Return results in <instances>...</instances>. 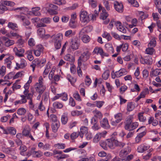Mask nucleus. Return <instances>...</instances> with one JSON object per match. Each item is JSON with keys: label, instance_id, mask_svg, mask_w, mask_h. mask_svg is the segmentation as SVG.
I'll list each match as a JSON object with an SVG mask.
<instances>
[{"label": "nucleus", "instance_id": "nucleus-1", "mask_svg": "<svg viewBox=\"0 0 161 161\" xmlns=\"http://www.w3.org/2000/svg\"><path fill=\"white\" fill-rule=\"evenodd\" d=\"M90 55L91 53L88 50L84 52L81 54L78 60L79 66H80L81 65L82 62H85L87 61L89 59Z\"/></svg>", "mask_w": 161, "mask_h": 161}, {"label": "nucleus", "instance_id": "nucleus-2", "mask_svg": "<svg viewBox=\"0 0 161 161\" xmlns=\"http://www.w3.org/2000/svg\"><path fill=\"white\" fill-rule=\"evenodd\" d=\"M80 45V40L77 37H75L71 39L70 42V46L73 50H76L78 49Z\"/></svg>", "mask_w": 161, "mask_h": 161}, {"label": "nucleus", "instance_id": "nucleus-3", "mask_svg": "<svg viewBox=\"0 0 161 161\" xmlns=\"http://www.w3.org/2000/svg\"><path fill=\"white\" fill-rule=\"evenodd\" d=\"M107 133V132L106 131L98 133L94 137L93 142L95 143H97L102 138L105 137Z\"/></svg>", "mask_w": 161, "mask_h": 161}, {"label": "nucleus", "instance_id": "nucleus-4", "mask_svg": "<svg viewBox=\"0 0 161 161\" xmlns=\"http://www.w3.org/2000/svg\"><path fill=\"white\" fill-rule=\"evenodd\" d=\"M80 20L83 22H88L90 20L89 16L86 11L81 12L80 14Z\"/></svg>", "mask_w": 161, "mask_h": 161}, {"label": "nucleus", "instance_id": "nucleus-5", "mask_svg": "<svg viewBox=\"0 0 161 161\" xmlns=\"http://www.w3.org/2000/svg\"><path fill=\"white\" fill-rule=\"evenodd\" d=\"M1 40L4 42L5 45L7 47H9L14 43V41L10 40L6 37H1Z\"/></svg>", "mask_w": 161, "mask_h": 161}, {"label": "nucleus", "instance_id": "nucleus-6", "mask_svg": "<svg viewBox=\"0 0 161 161\" xmlns=\"http://www.w3.org/2000/svg\"><path fill=\"white\" fill-rule=\"evenodd\" d=\"M114 6L115 10L119 13H122L123 11V6L122 3L115 1L114 3Z\"/></svg>", "mask_w": 161, "mask_h": 161}, {"label": "nucleus", "instance_id": "nucleus-7", "mask_svg": "<svg viewBox=\"0 0 161 161\" xmlns=\"http://www.w3.org/2000/svg\"><path fill=\"white\" fill-rule=\"evenodd\" d=\"M133 115H129L126 119L125 128V130H129L130 128V124L133 120Z\"/></svg>", "mask_w": 161, "mask_h": 161}, {"label": "nucleus", "instance_id": "nucleus-8", "mask_svg": "<svg viewBox=\"0 0 161 161\" xmlns=\"http://www.w3.org/2000/svg\"><path fill=\"white\" fill-rule=\"evenodd\" d=\"M100 126L105 129H109L110 126L108 123V120L107 118H104L100 121Z\"/></svg>", "mask_w": 161, "mask_h": 161}, {"label": "nucleus", "instance_id": "nucleus-9", "mask_svg": "<svg viewBox=\"0 0 161 161\" xmlns=\"http://www.w3.org/2000/svg\"><path fill=\"white\" fill-rule=\"evenodd\" d=\"M114 133L112 135V137L110 139H108L107 141V146L110 148L113 147L114 142L115 141V139H116V137L114 136Z\"/></svg>", "mask_w": 161, "mask_h": 161}, {"label": "nucleus", "instance_id": "nucleus-10", "mask_svg": "<svg viewBox=\"0 0 161 161\" xmlns=\"http://www.w3.org/2000/svg\"><path fill=\"white\" fill-rule=\"evenodd\" d=\"M33 51L34 54L36 56H39L40 55L41 53L43 52V48L41 45H38Z\"/></svg>", "mask_w": 161, "mask_h": 161}, {"label": "nucleus", "instance_id": "nucleus-11", "mask_svg": "<svg viewBox=\"0 0 161 161\" xmlns=\"http://www.w3.org/2000/svg\"><path fill=\"white\" fill-rule=\"evenodd\" d=\"M114 117L116 120L112 122V124L113 125H116L117 124L120 122L122 119V114L121 113H119L115 115Z\"/></svg>", "mask_w": 161, "mask_h": 161}, {"label": "nucleus", "instance_id": "nucleus-12", "mask_svg": "<svg viewBox=\"0 0 161 161\" xmlns=\"http://www.w3.org/2000/svg\"><path fill=\"white\" fill-rule=\"evenodd\" d=\"M115 25L117 27V29L120 31L124 33H126V30L125 28L122 25L120 21H117L115 23Z\"/></svg>", "mask_w": 161, "mask_h": 161}, {"label": "nucleus", "instance_id": "nucleus-13", "mask_svg": "<svg viewBox=\"0 0 161 161\" xmlns=\"http://www.w3.org/2000/svg\"><path fill=\"white\" fill-rule=\"evenodd\" d=\"M14 51L16 55L17 56L21 57L23 56V53H24V49L23 48L18 49L17 47H15L14 48Z\"/></svg>", "mask_w": 161, "mask_h": 161}, {"label": "nucleus", "instance_id": "nucleus-14", "mask_svg": "<svg viewBox=\"0 0 161 161\" xmlns=\"http://www.w3.org/2000/svg\"><path fill=\"white\" fill-rule=\"evenodd\" d=\"M16 65L17 67H15V69H18L19 68H23L25 67L27 65V63L25 60L24 59H22L21 60L20 64L16 63Z\"/></svg>", "mask_w": 161, "mask_h": 161}, {"label": "nucleus", "instance_id": "nucleus-15", "mask_svg": "<svg viewBox=\"0 0 161 161\" xmlns=\"http://www.w3.org/2000/svg\"><path fill=\"white\" fill-rule=\"evenodd\" d=\"M94 117L97 119H101L103 117V114L99 110L96 109L92 111Z\"/></svg>", "mask_w": 161, "mask_h": 161}, {"label": "nucleus", "instance_id": "nucleus-16", "mask_svg": "<svg viewBox=\"0 0 161 161\" xmlns=\"http://www.w3.org/2000/svg\"><path fill=\"white\" fill-rule=\"evenodd\" d=\"M14 57L13 56H10L9 57L7 58L5 60V63L6 64L7 67L9 69H10L11 65V64L12 62L11 60L14 59Z\"/></svg>", "mask_w": 161, "mask_h": 161}, {"label": "nucleus", "instance_id": "nucleus-17", "mask_svg": "<svg viewBox=\"0 0 161 161\" xmlns=\"http://www.w3.org/2000/svg\"><path fill=\"white\" fill-rule=\"evenodd\" d=\"M64 59L65 60L70 62L71 64H72L75 61L74 57L72 55L69 54H67L65 55L64 57Z\"/></svg>", "mask_w": 161, "mask_h": 161}, {"label": "nucleus", "instance_id": "nucleus-18", "mask_svg": "<svg viewBox=\"0 0 161 161\" xmlns=\"http://www.w3.org/2000/svg\"><path fill=\"white\" fill-rule=\"evenodd\" d=\"M87 127L83 126L80 128V132H79V135L82 138L84 134H86L88 132Z\"/></svg>", "mask_w": 161, "mask_h": 161}, {"label": "nucleus", "instance_id": "nucleus-19", "mask_svg": "<svg viewBox=\"0 0 161 161\" xmlns=\"http://www.w3.org/2000/svg\"><path fill=\"white\" fill-rule=\"evenodd\" d=\"M7 36L11 38H12V36L15 37L16 38H19V37H21L18 34L16 31L15 32V31H11L9 33L7 34Z\"/></svg>", "mask_w": 161, "mask_h": 161}, {"label": "nucleus", "instance_id": "nucleus-20", "mask_svg": "<svg viewBox=\"0 0 161 161\" xmlns=\"http://www.w3.org/2000/svg\"><path fill=\"white\" fill-rule=\"evenodd\" d=\"M92 27L91 26H87L85 27L80 31L79 33V36L80 37L84 33L85 31L86 32L90 31L92 30Z\"/></svg>", "mask_w": 161, "mask_h": 161}, {"label": "nucleus", "instance_id": "nucleus-21", "mask_svg": "<svg viewBox=\"0 0 161 161\" xmlns=\"http://www.w3.org/2000/svg\"><path fill=\"white\" fill-rule=\"evenodd\" d=\"M144 64H146L148 65L151 64L153 62L151 57L150 56L147 55L144 57Z\"/></svg>", "mask_w": 161, "mask_h": 161}, {"label": "nucleus", "instance_id": "nucleus-22", "mask_svg": "<svg viewBox=\"0 0 161 161\" xmlns=\"http://www.w3.org/2000/svg\"><path fill=\"white\" fill-rule=\"evenodd\" d=\"M103 53V50L101 47H95L93 52V54H99L100 55H102Z\"/></svg>", "mask_w": 161, "mask_h": 161}, {"label": "nucleus", "instance_id": "nucleus-23", "mask_svg": "<svg viewBox=\"0 0 161 161\" xmlns=\"http://www.w3.org/2000/svg\"><path fill=\"white\" fill-rule=\"evenodd\" d=\"M8 26L15 31H16L18 30V29L16 28H18V26L16 24L12 22H9L8 24Z\"/></svg>", "mask_w": 161, "mask_h": 161}, {"label": "nucleus", "instance_id": "nucleus-24", "mask_svg": "<svg viewBox=\"0 0 161 161\" xmlns=\"http://www.w3.org/2000/svg\"><path fill=\"white\" fill-rule=\"evenodd\" d=\"M105 48L108 52L111 53H113L114 50L112 46L109 44H107L105 46Z\"/></svg>", "mask_w": 161, "mask_h": 161}, {"label": "nucleus", "instance_id": "nucleus-25", "mask_svg": "<svg viewBox=\"0 0 161 161\" xmlns=\"http://www.w3.org/2000/svg\"><path fill=\"white\" fill-rule=\"evenodd\" d=\"M37 33L38 35L42 38L45 34V30L43 28H39L37 30Z\"/></svg>", "mask_w": 161, "mask_h": 161}, {"label": "nucleus", "instance_id": "nucleus-26", "mask_svg": "<svg viewBox=\"0 0 161 161\" xmlns=\"http://www.w3.org/2000/svg\"><path fill=\"white\" fill-rule=\"evenodd\" d=\"M40 8L39 7L32 8L31 10L33 14L36 16H39L41 14L39 12H36L40 10Z\"/></svg>", "mask_w": 161, "mask_h": 161}, {"label": "nucleus", "instance_id": "nucleus-27", "mask_svg": "<svg viewBox=\"0 0 161 161\" xmlns=\"http://www.w3.org/2000/svg\"><path fill=\"white\" fill-rule=\"evenodd\" d=\"M2 4H3L5 5H7L11 7L15 5V3L14 2L7 1H2Z\"/></svg>", "mask_w": 161, "mask_h": 161}, {"label": "nucleus", "instance_id": "nucleus-28", "mask_svg": "<svg viewBox=\"0 0 161 161\" xmlns=\"http://www.w3.org/2000/svg\"><path fill=\"white\" fill-rule=\"evenodd\" d=\"M125 144L123 142H119L117 140V138L115 139L114 142V145L116 147H119L120 148H122L124 146Z\"/></svg>", "mask_w": 161, "mask_h": 161}, {"label": "nucleus", "instance_id": "nucleus-29", "mask_svg": "<svg viewBox=\"0 0 161 161\" xmlns=\"http://www.w3.org/2000/svg\"><path fill=\"white\" fill-rule=\"evenodd\" d=\"M59 126V124L58 123H53L52 125V128L53 132H56Z\"/></svg>", "mask_w": 161, "mask_h": 161}, {"label": "nucleus", "instance_id": "nucleus-30", "mask_svg": "<svg viewBox=\"0 0 161 161\" xmlns=\"http://www.w3.org/2000/svg\"><path fill=\"white\" fill-rule=\"evenodd\" d=\"M143 112L139 113L138 114V119L140 121L144 122L146 120V118L143 116Z\"/></svg>", "mask_w": 161, "mask_h": 161}, {"label": "nucleus", "instance_id": "nucleus-31", "mask_svg": "<svg viewBox=\"0 0 161 161\" xmlns=\"http://www.w3.org/2000/svg\"><path fill=\"white\" fill-rule=\"evenodd\" d=\"M156 45V41L155 38H152L148 44V46L151 47H154Z\"/></svg>", "mask_w": 161, "mask_h": 161}, {"label": "nucleus", "instance_id": "nucleus-32", "mask_svg": "<svg viewBox=\"0 0 161 161\" xmlns=\"http://www.w3.org/2000/svg\"><path fill=\"white\" fill-rule=\"evenodd\" d=\"M138 124L137 122H134L132 124H130V128L129 130H127L129 131L135 129L138 126Z\"/></svg>", "mask_w": 161, "mask_h": 161}, {"label": "nucleus", "instance_id": "nucleus-33", "mask_svg": "<svg viewBox=\"0 0 161 161\" xmlns=\"http://www.w3.org/2000/svg\"><path fill=\"white\" fill-rule=\"evenodd\" d=\"M81 39L84 42L86 43L90 41V38L87 35H84L82 36Z\"/></svg>", "mask_w": 161, "mask_h": 161}, {"label": "nucleus", "instance_id": "nucleus-34", "mask_svg": "<svg viewBox=\"0 0 161 161\" xmlns=\"http://www.w3.org/2000/svg\"><path fill=\"white\" fill-rule=\"evenodd\" d=\"M135 108V106L132 103H128L127 108L128 111H132Z\"/></svg>", "mask_w": 161, "mask_h": 161}, {"label": "nucleus", "instance_id": "nucleus-35", "mask_svg": "<svg viewBox=\"0 0 161 161\" xmlns=\"http://www.w3.org/2000/svg\"><path fill=\"white\" fill-rule=\"evenodd\" d=\"M53 106L55 108H61L63 107V105L60 103L57 102L53 103Z\"/></svg>", "mask_w": 161, "mask_h": 161}, {"label": "nucleus", "instance_id": "nucleus-36", "mask_svg": "<svg viewBox=\"0 0 161 161\" xmlns=\"http://www.w3.org/2000/svg\"><path fill=\"white\" fill-rule=\"evenodd\" d=\"M100 146L104 150L107 149V141L105 142L101 140L100 142Z\"/></svg>", "mask_w": 161, "mask_h": 161}, {"label": "nucleus", "instance_id": "nucleus-37", "mask_svg": "<svg viewBox=\"0 0 161 161\" xmlns=\"http://www.w3.org/2000/svg\"><path fill=\"white\" fill-rule=\"evenodd\" d=\"M67 78L69 81L70 82L72 85H74V83L76 82V78H74L73 77L71 76L70 75H68Z\"/></svg>", "mask_w": 161, "mask_h": 161}, {"label": "nucleus", "instance_id": "nucleus-38", "mask_svg": "<svg viewBox=\"0 0 161 161\" xmlns=\"http://www.w3.org/2000/svg\"><path fill=\"white\" fill-rule=\"evenodd\" d=\"M26 110L23 108H19L17 111V113L18 114L22 115H24L25 113Z\"/></svg>", "mask_w": 161, "mask_h": 161}, {"label": "nucleus", "instance_id": "nucleus-39", "mask_svg": "<svg viewBox=\"0 0 161 161\" xmlns=\"http://www.w3.org/2000/svg\"><path fill=\"white\" fill-rule=\"evenodd\" d=\"M160 69H156L153 71V74L151 75V76L152 77L153 76H156L161 74L160 71Z\"/></svg>", "mask_w": 161, "mask_h": 161}, {"label": "nucleus", "instance_id": "nucleus-40", "mask_svg": "<svg viewBox=\"0 0 161 161\" xmlns=\"http://www.w3.org/2000/svg\"><path fill=\"white\" fill-rule=\"evenodd\" d=\"M51 19L48 17H45L42 18L40 21L44 24H49L50 22Z\"/></svg>", "mask_w": 161, "mask_h": 161}, {"label": "nucleus", "instance_id": "nucleus-41", "mask_svg": "<svg viewBox=\"0 0 161 161\" xmlns=\"http://www.w3.org/2000/svg\"><path fill=\"white\" fill-rule=\"evenodd\" d=\"M61 120L63 124H66L68 120L67 117L65 115H63L61 117Z\"/></svg>", "mask_w": 161, "mask_h": 161}, {"label": "nucleus", "instance_id": "nucleus-42", "mask_svg": "<svg viewBox=\"0 0 161 161\" xmlns=\"http://www.w3.org/2000/svg\"><path fill=\"white\" fill-rule=\"evenodd\" d=\"M154 50L153 47H148L146 50V52L147 54L152 55L154 52Z\"/></svg>", "mask_w": 161, "mask_h": 161}, {"label": "nucleus", "instance_id": "nucleus-43", "mask_svg": "<svg viewBox=\"0 0 161 161\" xmlns=\"http://www.w3.org/2000/svg\"><path fill=\"white\" fill-rule=\"evenodd\" d=\"M109 75V72L108 70L105 71L102 75V76L105 80L107 79Z\"/></svg>", "mask_w": 161, "mask_h": 161}, {"label": "nucleus", "instance_id": "nucleus-44", "mask_svg": "<svg viewBox=\"0 0 161 161\" xmlns=\"http://www.w3.org/2000/svg\"><path fill=\"white\" fill-rule=\"evenodd\" d=\"M8 130L10 134L12 135H15L16 133V130L13 127H9L8 128Z\"/></svg>", "mask_w": 161, "mask_h": 161}, {"label": "nucleus", "instance_id": "nucleus-45", "mask_svg": "<svg viewBox=\"0 0 161 161\" xmlns=\"http://www.w3.org/2000/svg\"><path fill=\"white\" fill-rule=\"evenodd\" d=\"M20 150L21 151L20 152V154L24 156L25 155L24 153L27 151V148L25 146H21L20 147Z\"/></svg>", "mask_w": 161, "mask_h": 161}, {"label": "nucleus", "instance_id": "nucleus-46", "mask_svg": "<svg viewBox=\"0 0 161 161\" xmlns=\"http://www.w3.org/2000/svg\"><path fill=\"white\" fill-rule=\"evenodd\" d=\"M125 70L124 69H121L117 72V77H119L123 75L125 73Z\"/></svg>", "mask_w": 161, "mask_h": 161}, {"label": "nucleus", "instance_id": "nucleus-47", "mask_svg": "<svg viewBox=\"0 0 161 161\" xmlns=\"http://www.w3.org/2000/svg\"><path fill=\"white\" fill-rule=\"evenodd\" d=\"M6 72V67L4 66H3L1 69H0V75L2 76H3Z\"/></svg>", "mask_w": 161, "mask_h": 161}, {"label": "nucleus", "instance_id": "nucleus-48", "mask_svg": "<svg viewBox=\"0 0 161 161\" xmlns=\"http://www.w3.org/2000/svg\"><path fill=\"white\" fill-rule=\"evenodd\" d=\"M55 47L57 49H59L61 47V41L58 40V41H56L55 42Z\"/></svg>", "mask_w": 161, "mask_h": 161}, {"label": "nucleus", "instance_id": "nucleus-49", "mask_svg": "<svg viewBox=\"0 0 161 161\" xmlns=\"http://www.w3.org/2000/svg\"><path fill=\"white\" fill-rule=\"evenodd\" d=\"M33 64L35 65H37L38 66H42L41 65V61L40 60L38 59H35L34 61H32Z\"/></svg>", "mask_w": 161, "mask_h": 161}, {"label": "nucleus", "instance_id": "nucleus-50", "mask_svg": "<svg viewBox=\"0 0 161 161\" xmlns=\"http://www.w3.org/2000/svg\"><path fill=\"white\" fill-rule=\"evenodd\" d=\"M69 25L70 27L72 28H75L76 27V25L75 23V20L72 19H70Z\"/></svg>", "mask_w": 161, "mask_h": 161}, {"label": "nucleus", "instance_id": "nucleus-51", "mask_svg": "<svg viewBox=\"0 0 161 161\" xmlns=\"http://www.w3.org/2000/svg\"><path fill=\"white\" fill-rule=\"evenodd\" d=\"M12 10L16 11L17 10H19L20 11H23L25 12L27 11L28 10L27 8L25 7H21L20 8H14L12 9Z\"/></svg>", "mask_w": 161, "mask_h": 161}, {"label": "nucleus", "instance_id": "nucleus-52", "mask_svg": "<svg viewBox=\"0 0 161 161\" xmlns=\"http://www.w3.org/2000/svg\"><path fill=\"white\" fill-rule=\"evenodd\" d=\"M68 157V155L65 154H61L60 156L57 155L55 156V157L57 158L58 160L65 158H67Z\"/></svg>", "mask_w": 161, "mask_h": 161}, {"label": "nucleus", "instance_id": "nucleus-53", "mask_svg": "<svg viewBox=\"0 0 161 161\" xmlns=\"http://www.w3.org/2000/svg\"><path fill=\"white\" fill-rule=\"evenodd\" d=\"M108 14V13H101L100 14V18L103 20L106 19Z\"/></svg>", "mask_w": 161, "mask_h": 161}, {"label": "nucleus", "instance_id": "nucleus-54", "mask_svg": "<svg viewBox=\"0 0 161 161\" xmlns=\"http://www.w3.org/2000/svg\"><path fill=\"white\" fill-rule=\"evenodd\" d=\"M28 45L31 46L32 47L35 45V42L33 38H30L28 42Z\"/></svg>", "mask_w": 161, "mask_h": 161}, {"label": "nucleus", "instance_id": "nucleus-55", "mask_svg": "<svg viewBox=\"0 0 161 161\" xmlns=\"http://www.w3.org/2000/svg\"><path fill=\"white\" fill-rule=\"evenodd\" d=\"M30 133V131L28 130L24 129L22 131V135L24 136H28Z\"/></svg>", "mask_w": 161, "mask_h": 161}, {"label": "nucleus", "instance_id": "nucleus-56", "mask_svg": "<svg viewBox=\"0 0 161 161\" xmlns=\"http://www.w3.org/2000/svg\"><path fill=\"white\" fill-rule=\"evenodd\" d=\"M58 95H60V97H62V99L63 101H66L67 100V95L65 93L58 94Z\"/></svg>", "mask_w": 161, "mask_h": 161}, {"label": "nucleus", "instance_id": "nucleus-57", "mask_svg": "<svg viewBox=\"0 0 161 161\" xmlns=\"http://www.w3.org/2000/svg\"><path fill=\"white\" fill-rule=\"evenodd\" d=\"M33 153V154L36 157H40L42 155V153L40 151H34Z\"/></svg>", "mask_w": 161, "mask_h": 161}, {"label": "nucleus", "instance_id": "nucleus-58", "mask_svg": "<svg viewBox=\"0 0 161 161\" xmlns=\"http://www.w3.org/2000/svg\"><path fill=\"white\" fill-rule=\"evenodd\" d=\"M154 2L157 8L161 7V0H154Z\"/></svg>", "mask_w": 161, "mask_h": 161}, {"label": "nucleus", "instance_id": "nucleus-59", "mask_svg": "<svg viewBox=\"0 0 161 161\" xmlns=\"http://www.w3.org/2000/svg\"><path fill=\"white\" fill-rule=\"evenodd\" d=\"M48 13L51 14H57V12L54 10L53 9H52V8H49L47 10Z\"/></svg>", "mask_w": 161, "mask_h": 161}, {"label": "nucleus", "instance_id": "nucleus-60", "mask_svg": "<svg viewBox=\"0 0 161 161\" xmlns=\"http://www.w3.org/2000/svg\"><path fill=\"white\" fill-rule=\"evenodd\" d=\"M79 135V133L78 134L74 132L72 133L70 135L71 138L72 140H74L77 138Z\"/></svg>", "mask_w": 161, "mask_h": 161}, {"label": "nucleus", "instance_id": "nucleus-61", "mask_svg": "<svg viewBox=\"0 0 161 161\" xmlns=\"http://www.w3.org/2000/svg\"><path fill=\"white\" fill-rule=\"evenodd\" d=\"M37 24L36 25V27L37 28L45 27L47 26L46 24L43 23L41 21L40 23L38 22Z\"/></svg>", "mask_w": 161, "mask_h": 161}, {"label": "nucleus", "instance_id": "nucleus-62", "mask_svg": "<svg viewBox=\"0 0 161 161\" xmlns=\"http://www.w3.org/2000/svg\"><path fill=\"white\" fill-rule=\"evenodd\" d=\"M148 72L147 69H144L142 72L143 77L145 78H147L148 75Z\"/></svg>", "mask_w": 161, "mask_h": 161}, {"label": "nucleus", "instance_id": "nucleus-63", "mask_svg": "<svg viewBox=\"0 0 161 161\" xmlns=\"http://www.w3.org/2000/svg\"><path fill=\"white\" fill-rule=\"evenodd\" d=\"M74 97L78 101H79L81 100L79 94L78 92L75 93L74 94Z\"/></svg>", "mask_w": 161, "mask_h": 161}, {"label": "nucleus", "instance_id": "nucleus-64", "mask_svg": "<svg viewBox=\"0 0 161 161\" xmlns=\"http://www.w3.org/2000/svg\"><path fill=\"white\" fill-rule=\"evenodd\" d=\"M85 81L86 83V85H90L91 82V80L88 75L86 76V79L85 80Z\"/></svg>", "mask_w": 161, "mask_h": 161}]
</instances>
